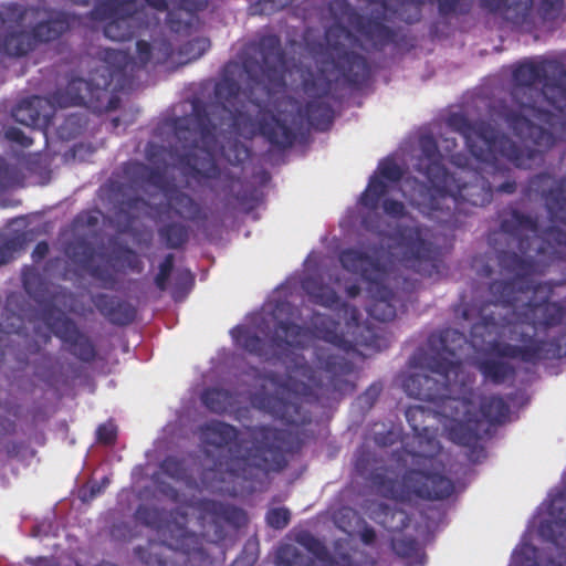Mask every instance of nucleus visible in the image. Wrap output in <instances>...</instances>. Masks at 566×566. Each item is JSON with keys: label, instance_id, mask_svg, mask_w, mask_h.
<instances>
[{"label": "nucleus", "instance_id": "nucleus-1", "mask_svg": "<svg viewBox=\"0 0 566 566\" xmlns=\"http://www.w3.org/2000/svg\"><path fill=\"white\" fill-rule=\"evenodd\" d=\"M523 195L541 198L554 224L541 230L537 217L513 206L499 212V230L490 233L489 244L496 252L501 273L511 279L490 283L492 301L479 307V321L471 326L470 335L475 346L485 345L500 358L536 365L566 355L559 339L536 337L538 328L563 323L566 307L552 297L554 287L566 279L555 284L536 283L534 279L566 256V231L556 224L566 226V175L557 179L548 172L536 174Z\"/></svg>", "mask_w": 566, "mask_h": 566}, {"label": "nucleus", "instance_id": "nucleus-2", "mask_svg": "<svg viewBox=\"0 0 566 566\" xmlns=\"http://www.w3.org/2000/svg\"><path fill=\"white\" fill-rule=\"evenodd\" d=\"M249 49L251 54L242 61L249 80L247 91L241 92L234 78L223 77L214 85L216 103L192 102L193 128L187 117L172 122L177 139L174 154L185 174L197 181L220 177L217 153L232 165H240L249 157L248 147L238 139L232 143V157L219 137L230 140L227 135H233L252 139L261 135L281 150L292 147L296 140V133L285 120L263 105L286 86V55L280 36L263 34L250 43Z\"/></svg>", "mask_w": 566, "mask_h": 566}, {"label": "nucleus", "instance_id": "nucleus-3", "mask_svg": "<svg viewBox=\"0 0 566 566\" xmlns=\"http://www.w3.org/2000/svg\"><path fill=\"white\" fill-rule=\"evenodd\" d=\"M308 328L290 321H279L266 344L259 335L247 327L238 328L234 338L248 353L265 361H281L285 366L287 379L282 386V396L268 395L262 405L274 418L287 426H302L310 422L303 411L302 401L312 396L326 394L336 398L350 395L356 384L350 379L354 365L345 357L331 353L329 349L316 348L318 368L325 373L326 381L317 377L306 358L298 353L308 337Z\"/></svg>", "mask_w": 566, "mask_h": 566}, {"label": "nucleus", "instance_id": "nucleus-4", "mask_svg": "<svg viewBox=\"0 0 566 566\" xmlns=\"http://www.w3.org/2000/svg\"><path fill=\"white\" fill-rule=\"evenodd\" d=\"M467 343V336L458 329L431 333L427 348L412 357L413 365L429 374L408 375L402 380V389L409 397L432 402L443 416L454 421L449 429V438L453 442L475 448L489 428L478 416L469 413L468 400L455 397L465 386L460 353Z\"/></svg>", "mask_w": 566, "mask_h": 566}, {"label": "nucleus", "instance_id": "nucleus-5", "mask_svg": "<svg viewBox=\"0 0 566 566\" xmlns=\"http://www.w3.org/2000/svg\"><path fill=\"white\" fill-rule=\"evenodd\" d=\"M512 104L501 102L496 115L536 153L566 138V66L556 59L525 61L512 73Z\"/></svg>", "mask_w": 566, "mask_h": 566}, {"label": "nucleus", "instance_id": "nucleus-6", "mask_svg": "<svg viewBox=\"0 0 566 566\" xmlns=\"http://www.w3.org/2000/svg\"><path fill=\"white\" fill-rule=\"evenodd\" d=\"M419 147L420 155L415 168L428 184L416 181L410 202L423 216L438 223L453 226L458 221V214L470 212L467 206L484 207L492 201L491 181L478 170L468 167L467 156L451 154L449 161L458 169L450 172L433 136H421Z\"/></svg>", "mask_w": 566, "mask_h": 566}, {"label": "nucleus", "instance_id": "nucleus-7", "mask_svg": "<svg viewBox=\"0 0 566 566\" xmlns=\"http://www.w3.org/2000/svg\"><path fill=\"white\" fill-rule=\"evenodd\" d=\"M200 439L205 446L217 449L228 447V454L217 459L212 468L203 471L201 481L207 489L216 488L208 482L211 475L229 474L245 481H258L287 465L286 432L282 429L271 426L249 427L247 437L239 438L234 426L212 420L200 427ZM220 480L224 478L220 476Z\"/></svg>", "mask_w": 566, "mask_h": 566}, {"label": "nucleus", "instance_id": "nucleus-8", "mask_svg": "<svg viewBox=\"0 0 566 566\" xmlns=\"http://www.w3.org/2000/svg\"><path fill=\"white\" fill-rule=\"evenodd\" d=\"M324 36L326 53L317 63V72L308 71L302 80V90L311 99L297 108L298 116L321 132L329 129L334 119V109L324 98L338 83L358 90L369 82L371 75L367 59L353 51L365 46L347 27L333 23L326 28Z\"/></svg>", "mask_w": 566, "mask_h": 566}, {"label": "nucleus", "instance_id": "nucleus-9", "mask_svg": "<svg viewBox=\"0 0 566 566\" xmlns=\"http://www.w3.org/2000/svg\"><path fill=\"white\" fill-rule=\"evenodd\" d=\"M111 81L112 73L106 66L97 70L88 80L72 77L64 88H56L48 97L33 95L20 101L12 109V117L28 127L46 125L55 107L94 105V101L101 99Z\"/></svg>", "mask_w": 566, "mask_h": 566}, {"label": "nucleus", "instance_id": "nucleus-10", "mask_svg": "<svg viewBox=\"0 0 566 566\" xmlns=\"http://www.w3.org/2000/svg\"><path fill=\"white\" fill-rule=\"evenodd\" d=\"M413 464L418 468L406 470L400 481L384 473H373L370 481L384 496L399 501L411 496L430 501L446 500L453 494L454 484L439 472L442 463L434 455L416 454Z\"/></svg>", "mask_w": 566, "mask_h": 566}, {"label": "nucleus", "instance_id": "nucleus-11", "mask_svg": "<svg viewBox=\"0 0 566 566\" xmlns=\"http://www.w3.org/2000/svg\"><path fill=\"white\" fill-rule=\"evenodd\" d=\"M448 125L463 136L470 154L481 163L491 161L496 153L518 168L535 159V150H525L486 122L472 123L465 115L454 113L449 116Z\"/></svg>", "mask_w": 566, "mask_h": 566}, {"label": "nucleus", "instance_id": "nucleus-12", "mask_svg": "<svg viewBox=\"0 0 566 566\" xmlns=\"http://www.w3.org/2000/svg\"><path fill=\"white\" fill-rule=\"evenodd\" d=\"M46 19L36 22L30 30L17 27L6 28L0 34V54L9 57H24L36 50L40 44H48L61 39L77 22L74 13L48 9Z\"/></svg>", "mask_w": 566, "mask_h": 566}, {"label": "nucleus", "instance_id": "nucleus-13", "mask_svg": "<svg viewBox=\"0 0 566 566\" xmlns=\"http://www.w3.org/2000/svg\"><path fill=\"white\" fill-rule=\"evenodd\" d=\"M177 535L171 536L167 545L150 543L149 553L143 546L135 548V554L146 566H209L211 557L196 533L176 526Z\"/></svg>", "mask_w": 566, "mask_h": 566}, {"label": "nucleus", "instance_id": "nucleus-14", "mask_svg": "<svg viewBox=\"0 0 566 566\" xmlns=\"http://www.w3.org/2000/svg\"><path fill=\"white\" fill-rule=\"evenodd\" d=\"M78 6H88L91 0H70ZM137 14V0H97L90 11L93 21L105 22L104 35L113 41H129L142 28Z\"/></svg>", "mask_w": 566, "mask_h": 566}, {"label": "nucleus", "instance_id": "nucleus-15", "mask_svg": "<svg viewBox=\"0 0 566 566\" xmlns=\"http://www.w3.org/2000/svg\"><path fill=\"white\" fill-rule=\"evenodd\" d=\"M429 230L419 224H400L391 239L394 244L388 248H399L402 265L419 274L430 276L438 271V250L428 240Z\"/></svg>", "mask_w": 566, "mask_h": 566}, {"label": "nucleus", "instance_id": "nucleus-16", "mask_svg": "<svg viewBox=\"0 0 566 566\" xmlns=\"http://www.w3.org/2000/svg\"><path fill=\"white\" fill-rule=\"evenodd\" d=\"M195 509L199 513L203 528L202 534L197 536L201 538L207 551L208 545L218 544L226 538V525L238 530L248 522L247 514L242 509L214 500L201 499L196 502Z\"/></svg>", "mask_w": 566, "mask_h": 566}, {"label": "nucleus", "instance_id": "nucleus-17", "mask_svg": "<svg viewBox=\"0 0 566 566\" xmlns=\"http://www.w3.org/2000/svg\"><path fill=\"white\" fill-rule=\"evenodd\" d=\"M551 520L539 523L538 534L551 544L555 556L543 558L536 547H531L534 560L530 566H566V497L554 500L551 505Z\"/></svg>", "mask_w": 566, "mask_h": 566}, {"label": "nucleus", "instance_id": "nucleus-18", "mask_svg": "<svg viewBox=\"0 0 566 566\" xmlns=\"http://www.w3.org/2000/svg\"><path fill=\"white\" fill-rule=\"evenodd\" d=\"M41 317L53 334L67 346L71 355L84 363L95 360L97 352L90 337L60 308L50 304L41 310Z\"/></svg>", "mask_w": 566, "mask_h": 566}, {"label": "nucleus", "instance_id": "nucleus-19", "mask_svg": "<svg viewBox=\"0 0 566 566\" xmlns=\"http://www.w3.org/2000/svg\"><path fill=\"white\" fill-rule=\"evenodd\" d=\"M151 59L153 45L145 40H138L136 42V59H134L127 51L105 49L102 51V63L91 71L88 78H91L99 69L106 66L109 70L112 73V81L105 88V93L102 95V97H105L107 88L114 81H116L114 88H123L128 71H134L135 66H138L139 69L145 67Z\"/></svg>", "mask_w": 566, "mask_h": 566}, {"label": "nucleus", "instance_id": "nucleus-20", "mask_svg": "<svg viewBox=\"0 0 566 566\" xmlns=\"http://www.w3.org/2000/svg\"><path fill=\"white\" fill-rule=\"evenodd\" d=\"M349 23L361 40L374 51L381 52L390 44H398L399 33L386 25L380 18L353 12L349 17Z\"/></svg>", "mask_w": 566, "mask_h": 566}, {"label": "nucleus", "instance_id": "nucleus-21", "mask_svg": "<svg viewBox=\"0 0 566 566\" xmlns=\"http://www.w3.org/2000/svg\"><path fill=\"white\" fill-rule=\"evenodd\" d=\"M339 262L346 271L360 274L367 282V285H373L387 279L385 265L377 258L358 249L348 248L343 250L339 253Z\"/></svg>", "mask_w": 566, "mask_h": 566}, {"label": "nucleus", "instance_id": "nucleus-22", "mask_svg": "<svg viewBox=\"0 0 566 566\" xmlns=\"http://www.w3.org/2000/svg\"><path fill=\"white\" fill-rule=\"evenodd\" d=\"M161 191L167 210L174 212L175 216L188 221H199L207 218L202 207L176 185L164 184Z\"/></svg>", "mask_w": 566, "mask_h": 566}, {"label": "nucleus", "instance_id": "nucleus-23", "mask_svg": "<svg viewBox=\"0 0 566 566\" xmlns=\"http://www.w3.org/2000/svg\"><path fill=\"white\" fill-rule=\"evenodd\" d=\"M480 7L490 13H499L514 25L532 23L533 0H480Z\"/></svg>", "mask_w": 566, "mask_h": 566}, {"label": "nucleus", "instance_id": "nucleus-24", "mask_svg": "<svg viewBox=\"0 0 566 566\" xmlns=\"http://www.w3.org/2000/svg\"><path fill=\"white\" fill-rule=\"evenodd\" d=\"M92 303L101 315L113 325L127 326L135 321L137 315L135 306L130 303L104 293L93 295Z\"/></svg>", "mask_w": 566, "mask_h": 566}, {"label": "nucleus", "instance_id": "nucleus-25", "mask_svg": "<svg viewBox=\"0 0 566 566\" xmlns=\"http://www.w3.org/2000/svg\"><path fill=\"white\" fill-rule=\"evenodd\" d=\"M385 282L379 281L366 287L373 300L367 312L370 317L379 322L392 321L397 315L396 305L394 304L395 293Z\"/></svg>", "mask_w": 566, "mask_h": 566}, {"label": "nucleus", "instance_id": "nucleus-26", "mask_svg": "<svg viewBox=\"0 0 566 566\" xmlns=\"http://www.w3.org/2000/svg\"><path fill=\"white\" fill-rule=\"evenodd\" d=\"M135 520L147 527H150L157 532H163L164 539L161 542H157L158 544H166L169 542L171 532L174 531V535H177L176 526H181L188 530L185 525L178 524V523H166V512L163 509L150 506L146 504H140L135 511ZM153 543L150 541L148 544ZM154 543H156L154 541ZM147 549L146 556L149 553V545L147 547H144Z\"/></svg>", "mask_w": 566, "mask_h": 566}, {"label": "nucleus", "instance_id": "nucleus-27", "mask_svg": "<svg viewBox=\"0 0 566 566\" xmlns=\"http://www.w3.org/2000/svg\"><path fill=\"white\" fill-rule=\"evenodd\" d=\"M313 334L329 345L348 353L353 348L352 342L339 333V323L331 316L314 312L311 317Z\"/></svg>", "mask_w": 566, "mask_h": 566}, {"label": "nucleus", "instance_id": "nucleus-28", "mask_svg": "<svg viewBox=\"0 0 566 566\" xmlns=\"http://www.w3.org/2000/svg\"><path fill=\"white\" fill-rule=\"evenodd\" d=\"M123 176L132 188L154 186L161 189L164 184H166L165 175L161 170L137 160L127 161L123 165Z\"/></svg>", "mask_w": 566, "mask_h": 566}, {"label": "nucleus", "instance_id": "nucleus-29", "mask_svg": "<svg viewBox=\"0 0 566 566\" xmlns=\"http://www.w3.org/2000/svg\"><path fill=\"white\" fill-rule=\"evenodd\" d=\"M301 286L310 297V301L316 305L334 308L340 303L337 292L326 284L319 275L305 276L301 282Z\"/></svg>", "mask_w": 566, "mask_h": 566}, {"label": "nucleus", "instance_id": "nucleus-30", "mask_svg": "<svg viewBox=\"0 0 566 566\" xmlns=\"http://www.w3.org/2000/svg\"><path fill=\"white\" fill-rule=\"evenodd\" d=\"M480 418L486 428L503 423L510 415V406L499 395L484 396L480 400Z\"/></svg>", "mask_w": 566, "mask_h": 566}, {"label": "nucleus", "instance_id": "nucleus-31", "mask_svg": "<svg viewBox=\"0 0 566 566\" xmlns=\"http://www.w3.org/2000/svg\"><path fill=\"white\" fill-rule=\"evenodd\" d=\"M22 286L27 294L39 304H43L42 310L50 305L45 304L49 298V283L45 277L34 268H27L22 272ZM52 305H54L52 303Z\"/></svg>", "mask_w": 566, "mask_h": 566}, {"label": "nucleus", "instance_id": "nucleus-32", "mask_svg": "<svg viewBox=\"0 0 566 566\" xmlns=\"http://www.w3.org/2000/svg\"><path fill=\"white\" fill-rule=\"evenodd\" d=\"M478 369L486 380H490L494 385L503 384L509 378H513L516 373L512 364L495 358H484L480 360Z\"/></svg>", "mask_w": 566, "mask_h": 566}, {"label": "nucleus", "instance_id": "nucleus-33", "mask_svg": "<svg viewBox=\"0 0 566 566\" xmlns=\"http://www.w3.org/2000/svg\"><path fill=\"white\" fill-rule=\"evenodd\" d=\"M437 4L438 12L442 17H448L451 14L460 13L464 14L469 11L468 8H463L464 0H416V3L410 4L413 10L412 15L405 18V21L408 23H415L420 20L422 4Z\"/></svg>", "mask_w": 566, "mask_h": 566}, {"label": "nucleus", "instance_id": "nucleus-34", "mask_svg": "<svg viewBox=\"0 0 566 566\" xmlns=\"http://www.w3.org/2000/svg\"><path fill=\"white\" fill-rule=\"evenodd\" d=\"M275 566H316L314 558L306 555L300 547L284 543L281 544L274 555Z\"/></svg>", "mask_w": 566, "mask_h": 566}, {"label": "nucleus", "instance_id": "nucleus-35", "mask_svg": "<svg viewBox=\"0 0 566 566\" xmlns=\"http://www.w3.org/2000/svg\"><path fill=\"white\" fill-rule=\"evenodd\" d=\"M65 254L84 271L95 261L96 250L84 238H77L65 245Z\"/></svg>", "mask_w": 566, "mask_h": 566}, {"label": "nucleus", "instance_id": "nucleus-36", "mask_svg": "<svg viewBox=\"0 0 566 566\" xmlns=\"http://www.w3.org/2000/svg\"><path fill=\"white\" fill-rule=\"evenodd\" d=\"M203 406L213 413L222 415L233 405L232 394L221 388H207L201 394Z\"/></svg>", "mask_w": 566, "mask_h": 566}, {"label": "nucleus", "instance_id": "nucleus-37", "mask_svg": "<svg viewBox=\"0 0 566 566\" xmlns=\"http://www.w3.org/2000/svg\"><path fill=\"white\" fill-rule=\"evenodd\" d=\"M158 235L169 249H180L189 240V228L180 222H169L158 228Z\"/></svg>", "mask_w": 566, "mask_h": 566}, {"label": "nucleus", "instance_id": "nucleus-38", "mask_svg": "<svg viewBox=\"0 0 566 566\" xmlns=\"http://www.w3.org/2000/svg\"><path fill=\"white\" fill-rule=\"evenodd\" d=\"M298 543L304 546L313 556L323 564V566H338L335 557L328 548L318 538L310 533H305L298 537Z\"/></svg>", "mask_w": 566, "mask_h": 566}, {"label": "nucleus", "instance_id": "nucleus-39", "mask_svg": "<svg viewBox=\"0 0 566 566\" xmlns=\"http://www.w3.org/2000/svg\"><path fill=\"white\" fill-rule=\"evenodd\" d=\"M387 193L388 185L377 176H373L360 196V203L368 210L375 211L379 207L380 199Z\"/></svg>", "mask_w": 566, "mask_h": 566}, {"label": "nucleus", "instance_id": "nucleus-40", "mask_svg": "<svg viewBox=\"0 0 566 566\" xmlns=\"http://www.w3.org/2000/svg\"><path fill=\"white\" fill-rule=\"evenodd\" d=\"M195 285V276L190 270H179L175 276L171 297L175 302H181Z\"/></svg>", "mask_w": 566, "mask_h": 566}, {"label": "nucleus", "instance_id": "nucleus-41", "mask_svg": "<svg viewBox=\"0 0 566 566\" xmlns=\"http://www.w3.org/2000/svg\"><path fill=\"white\" fill-rule=\"evenodd\" d=\"M91 277L99 282L106 290H114L117 280L114 269L109 264H95L94 262L85 270Z\"/></svg>", "mask_w": 566, "mask_h": 566}, {"label": "nucleus", "instance_id": "nucleus-42", "mask_svg": "<svg viewBox=\"0 0 566 566\" xmlns=\"http://www.w3.org/2000/svg\"><path fill=\"white\" fill-rule=\"evenodd\" d=\"M160 470L163 471V473H165L167 476L174 480H187V469L185 467V462L184 460H180L177 457H166L160 463Z\"/></svg>", "mask_w": 566, "mask_h": 566}, {"label": "nucleus", "instance_id": "nucleus-43", "mask_svg": "<svg viewBox=\"0 0 566 566\" xmlns=\"http://www.w3.org/2000/svg\"><path fill=\"white\" fill-rule=\"evenodd\" d=\"M25 11L17 3L0 6V23L2 27H17L24 19Z\"/></svg>", "mask_w": 566, "mask_h": 566}, {"label": "nucleus", "instance_id": "nucleus-44", "mask_svg": "<svg viewBox=\"0 0 566 566\" xmlns=\"http://www.w3.org/2000/svg\"><path fill=\"white\" fill-rule=\"evenodd\" d=\"M175 265V255L168 253L158 266V273L154 279L156 287L160 292H165L168 289V280L171 275Z\"/></svg>", "mask_w": 566, "mask_h": 566}, {"label": "nucleus", "instance_id": "nucleus-45", "mask_svg": "<svg viewBox=\"0 0 566 566\" xmlns=\"http://www.w3.org/2000/svg\"><path fill=\"white\" fill-rule=\"evenodd\" d=\"M564 0H539L537 14L542 22L555 21L562 11Z\"/></svg>", "mask_w": 566, "mask_h": 566}, {"label": "nucleus", "instance_id": "nucleus-46", "mask_svg": "<svg viewBox=\"0 0 566 566\" xmlns=\"http://www.w3.org/2000/svg\"><path fill=\"white\" fill-rule=\"evenodd\" d=\"M210 49V41L206 38H196L181 46L180 53L189 56V60L201 57Z\"/></svg>", "mask_w": 566, "mask_h": 566}, {"label": "nucleus", "instance_id": "nucleus-47", "mask_svg": "<svg viewBox=\"0 0 566 566\" xmlns=\"http://www.w3.org/2000/svg\"><path fill=\"white\" fill-rule=\"evenodd\" d=\"M265 521L274 530L285 528L291 521V512L286 507H274L266 512Z\"/></svg>", "mask_w": 566, "mask_h": 566}, {"label": "nucleus", "instance_id": "nucleus-48", "mask_svg": "<svg viewBox=\"0 0 566 566\" xmlns=\"http://www.w3.org/2000/svg\"><path fill=\"white\" fill-rule=\"evenodd\" d=\"M382 390L384 385L381 381H374L370 384L358 397L360 407L367 410L371 409L380 397Z\"/></svg>", "mask_w": 566, "mask_h": 566}, {"label": "nucleus", "instance_id": "nucleus-49", "mask_svg": "<svg viewBox=\"0 0 566 566\" xmlns=\"http://www.w3.org/2000/svg\"><path fill=\"white\" fill-rule=\"evenodd\" d=\"M379 174L382 179L396 184L403 177V169L392 159H386L379 164Z\"/></svg>", "mask_w": 566, "mask_h": 566}, {"label": "nucleus", "instance_id": "nucleus-50", "mask_svg": "<svg viewBox=\"0 0 566 566\" xmlns=\"http://www.w3.org/2000/svg\"><path fill=\"white\" fill-rule=\"evenodd\" d=\"M117 439V427L113 421H107L102 423L96 429V440L97 442L112 446L116 442Z\"/></svg>", "mask_w": 566, "mask_h": 566}, {"label": "nucleus", "instance_id": "nucleus-51", "mask_svg": "<svg viewBox=\"0 0 566 566\" xmlns=\"http://www.w3.org/2000/svg\"><path fill=\"white\" fill-rule=\"evenodd\" d=\"M167 148L163 145L149 142L145 147V157L153 165H164L166 160Z\"/></svg>", "mask_w": 566, "mask_h": 566}, {"label": "nucleus", "instance_id": "nucleus-52", "mask_svg": "<svg viewBox=\"0 0 566 566\" xmlns=\"http://www.w3.org/2000/svg\"><path fill=\"white\" fill-rule=\"evenodd\" d=\"M289 4V0H259L254 6V12L270 15Z\"/></svg>", "mask_w": 566, "mask_h": 566}, {"label": "nucleus", "instance_id": "nucleus-53", "mask_svg": "<svg viewBox=\"0 0 566 566\" xmlns=\"http://www.w3.org/2000/svg\"><path fill=\"white\" fill-rule=\"evenodd\" d=\"M4 137L7 140L24 148L31 146L33 143L32 138L27 136L22 129L13 126L4 130Z\"/></svg>", "mask_w": 566, "mask_h": 566}, {"label": "nucleus", "instance_id": "nucleus-54", "mask_svg": "<svg viewBox=\"0 0 566 566\" xmlns=\"http://www.w3.org/2000/svg\"><path fill=\"white\" fill-rule=\"evenodd\" d=\"M382 209L386 214L394 218L403 217L406 213L405 205L401 201L395 199H385L382 201Z\"/></svg>", "mask_w": 566, "mask_h": 566}, {"label": "nucleus", "instance_id": "nucleus-55", "mask_svg": "<svg viewBox=\"0 0 566 566\" xmlns=\"http://www.w3.org/2000/svg\"><path fill=\"white\" fill-rule=\"evenodd\" d=\"M499 177L497 174H492L493 182V192H502V193H514L516 191L517 185L515 180H504L502 182H496L495 179Z\"/></svg>", "mask_w": 566, "mask_h": 566}, {"label": "nucleus", "instance_id": "nucleus-56", "mask_svg": "<svg viewBox=\"0 0 566 566\" xmlns=\"http://www.w3.org/2000/svg\"><path fill=\"white\" fill-rule=\"evenodd\" d=\"M15 251L17 248L14 241H7L0 245V265L11 262L14 259Z\"/></svg>", "mask_w": 566, "mask_h": 566}, {"label": "nucleus", "instance_id": "nucleus-57", "mask_svg": "<svg viewBox=\"0 0 566 566\" xmlns=\"http://www.w3.org/2000/svg\"><path fill=\"white\" fill-rule=\"evenodd\" d=\"M12 184V169L7 160L0 156V188L9 187Z\"/></svg>", "mask_w": 566, "mask_h": 566}, {"label": "nucleus", "instance_id": "nucleus-58", "mask_svg": "<svg viewBox=\"0 0 566 566\" xmlns=\"http://www.w3.org/2000/svg\"><path fill=\"white\" fill-rule=\"evenodd\" d=\"M426 412L424 408L421 406H412L409 407L406 411V419L412 430L418 433L422 428H420L416 422V418L418 415L422 416Z\"/></svg>", "mask_w": 566, "mask_h": 566}, {"label": "nucleus", "instance_id": "nucleus-59", "mask_svg": "<svg viewBox=\"0 0 566 566\" xmlns=\"http://www.w3.org/2000/svg\"><path fill=\"white\" fill-rule=\"evenodd\" d=\"M354 467H355V471L364 476L367 471L369 470V453L363 451V452H359L356 458H355V463H354Z\"/></svg>", "mask_w": 566, "mask_h": 566}, {"label": "nucleus", "instance_id": "nucleus-60", "mask_svg": "<svg viewBox=\"0 0 566 566\" xmlns=\"http://www.w3.org/2000/svg\"><path fill=\"white\" fill-rule=\"evenodd\" d=\"M158 51L161 53V56H158L156 60L157 64H164L166 63L174 53L172 45L169 41H161L158 48Z\"/></svg>", "mask_w": 566, "mask_h": 566}, {"label": "nucleus", "instance_id": "nucleus-61", "mask_svg": "<svg viewBox=\"0 0 566 566\" xmlns=\"http://www.w3.org/2000/svg\"><path fill=\"white\" fill-rule=\"evenodd\" d=\"M126 262L129 269L137 273H140L144 269L142 260L136 252L130 249L127 250Z\"/></svg>", "mask_w": 566, "mask_h": 566}, {"label": "nucleus", "instance_id": "nucleus-62", "mask_svg": "<svg viewBox=\"0 0 566 566\" xmlns=\"http://www.w3.org/2000/svg\"><path fill=\"white\" fill-rule=\"evenodd\" d=\"M122 205L128 210H138L140 208L147 207L148 202L139 196H133L124 200Z\"/></svg>", "mask_w": 566, "mask_h": 566}, {"label": "nucleus", "instance_id": "nucleus-63", "mask_svg": "<svg viewBox=\"0 0 566 566\" xmlns=\"http://www.w3.org/2000/svg\"><path fill=\"white\" fill-rule=\"evenodd\" d=\"M392 548L397 554L408 556L410 551L413 548L412 541H392Z\"/></svg>", "mask_w": 566, "mask_h": 566}, {"label": "nucleus", "instance_id": "nucleus-64", "mask_svg": "<svg viewBox=\"0 0 566 566\" xmlns=\"http://www.w3.org/2000/svg\"><path fill=\"white\" fill-rule=\"evenodd\" d=\"M49 253V244L45 241H40L36 243L33 252L32 258L34 262H39L43 260Z\"/></svg>", "mask_w": 566, "mask_h": 566}]
</instances>
